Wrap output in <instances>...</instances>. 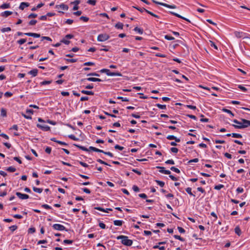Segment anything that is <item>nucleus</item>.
<instances>
[{
    "mask_svg": "<svg viewBox=\"0 0 250 250\" xmlns=\"http://www.w3.org/2000/svg\"><path fill=\"white\" fill-rule=\"evenodd\" d=\"M10 5L9 3H3L0 6V8L4 9L10 8Z\"/></svg>",
    "mask_w": 250,
    "mask_h": 250,
    "instance_id": "23",
    "label": "nucleus"
},
{
    "mask_svg": "<svg viewBox=\"0 0 250 250\" xmlns=\"http://www.w3.org/2000/svg\"><path fill=\"white\" fill-rule=\"evenodd\" d=\"M124 24L121 22H118L116 23L115 25V27L117 29H122L123 28Z\"/></svg>",
    "mask_w": 250,
    "mask_h": 250,
    "instance_id": "27",
    "label": "nucleus"
},
{
    "mask_svg": "<svg viewBox=\"0 0 250 250\" xmlns=\"http://www.w3.org/2000/svg\"><path fill=\"white\" fill-rule=\"evenodd\" d=\"M16 169L14 167H9L7 168L6 170L10 172H13L16 171Z\"/></svg>",
    "mask_w": 250,
    "mask_h": 250,
    "instance_id": "34",
    "label": "nucleus"
},
{
    "mask_svg": "<svg viewBox=\"0 0 250 250\" xmlns=\"http://www.w3.org/2000/svg\"><path fill=\"white\" fill-rule=\"evenodd\" d=\"M156 106L158 107V108L162 109H166V105H162L159 104H156Z\"/></svg>",
    "mask_w": 250,
    "mask_h": 250,
    "instance_id": "39",
    "label": "nucleus"
},
{
    "mask_svg": "<svg viewBox=\"0 0 250 250\" xmlns=\"http://www.w3.org/2000/svg\"><path fill=\"white\" fill-rule=\"evenodd\" d=\"M155 182L161 187H163L165 185V183L163 181H159V180H155Z\"/></svg>",
    "mask_w": 250,
    "mask_h": 250,
    "instance_id": "37",
    "label": "nucleus"
},
{
    "mask_svg": "<svg viewBox=\"0 0 250 250\" xmlns=\"http://www.w3.org/2000/svg\"><path fill=\"white\" fill-rule=\"evenodd\" d=\"M0 116L2 117L6 116V110L4 108H1L0 111Z\"/></svg>",
    "mask_w": 250,
    "mask_h": 250,
    "instance_id": "33",
    "label": "nucleus"
},
{
    "mask_svg": "<svg viewBox=\"0 0 250 250\" xmlns=\"http://www.w3.org/2000/svg\"><path fill=\"white\" fill-rule=\"evenodd\" d=\"M231 135L233 138H241L242 137V135L238 133H232Z\"/></svg>",
    "mask_w": 250,
    "mask_h": 250,
    "instance_id": "24",
    "label": "nucleus"
},
{
    "mask_svg": "<svg viewBox=\"0 0 250 250\" xmlns=\"http://www.w3.org/2000/svg\"><path fill=\"white\" fill-rule=\"evenodd\" d=\"M167 139L169 140H174V139H176V137L174 135H168L167 137Z\"/></svg>",
    "mask_w": 250,
    "mask_h": 250,
    "instance_id": "61",
    "label": "nucleus"
},
{
    "mask_svg": "<svg viewBox=\"0 0 250 250\" xmlns=\"http://www.w3.org/2000/svg\"><path fill=\"white\" fill-rule=\"evenodd\" d=\"M170 150L173 153H177L178 151V149L176 147H171L170 148Z\"/></svg>",
    "mask_w": 250,
    "mask_h": 250,
    "instance_id": "63",
    "label": "nucleus"
},
{
    "mask_svg": "<svg viewBox=\"0 0 250 250\" xmlns=\"http://www.w3.org/2000/svg\"><path fill=\"white\" fill-rule=\"evenodd\" d=\"M37 17V14L35 13H31L28 16V19L35 18Z\"/></svg>",
    "mask_w": 250,
    "mask_h": 250,
    "instance_id": "51",
    "label": "nucleus"
},
{
    "mask_svg": "<svg viewBox=\"0 0 250 250\" xmlns=\"http://www.w3.org/2000/svg\"><path fill=\"white\" fill-rule=\"evenodd\" d=\"M85 80H86L90 82H103V80L99 78H93V77H89L87 79H83V80H82V81H84Z\"/></svg>",
    "mask_w": 250,
    "mask_h": 250,
    "instance_id": "9",
    "label": "nucleus"
},
{
    "mask_svg": "<svg viewBox=\"0 0 250 250\" xmlns=\"http://www.w3.org/2000/svg\"><path fill=\"white\" fill-rule=\"evenodd\" d=\"M222 111L225 112H226V113H228L230 115H231L232 117H233L234 116V114L229 109H226V108H223L222 109Z\"/></svg>",
    "mask_w": 250,
    "mask_h": 250,
    "instance_id": "30",
    "label": "nucleus"
},
{
    "mask_svg": "<svg viewBox=\"0 0 250 250\" xmlns=\"http://www.w3.org/2000/svg\"><path fill=\"white\" fill-rule=\"evenodd\" d=\"M37 21L36 20H32L29 22L28 24L29 25H34L37 23Z\"/></svg>",
    "mask_w": 250,
    "mask_h": 250,
    "instance_id": "52",
    "label": "nucleus"
},
{
    "mask_svg": "<svg viewBox=\"0 0 250 250\" xmlns=\"http://www.w3.org/2000/svg\"><path fill=\"white\" fill-rule=\"evenodd\" d=\"M16 195L21 199L24 200V199H27L29 198V196L28 195L26 194H23L19 192H17L16 193Z\"/></svg>",
    "mask_w": 250,
    "mask_h": 250,
    "instance_id": "6",
    "label": "nucleus"
},
{
    "mask_svg": "<svg viewBox=\"0 0 250 250\" xmlns=\"http://www.w3.org/2000/svg\"><path fill=\"white\" fill-rule=\"evenodd\" d=\"M87 2L89 4L95 5L96 4V1L95 0H88Z\"/></svg>",
    "mask_w": 250,
    "mask_h": 250,
    "instance_id": "50",
    "label": "nucleus"
},
{
    "mask_svg": "<svg viewBox=\"0 0 250 250\" xmlns=\"http://www.w3.org/2000/svg\"><path fill=\"white\" fill-rule=\"evenodd\" d=\"M52 83V81H44L40 83V85H43L49 84Z\"/></svg>",
    "mask_w": 250,
    "mask_h": 250,
    "instance_id": "32",
    "label": "nucleus"
},
{
    "mask_svg": "<svg viewBox=\"0 0 250 250\" xmlns=\"http://www.w3.org/2000/svg\"><path fill=\"white\" fill-rule=\"evenodd\" d=\"M63 242L64 244H71L73 243V241L72 240L66 239V240H64Z\"/></svg>",
    "mask_w": 250,
    "mask_h": 250,
    "instance_id": "53",
    "label": "nucleus"
},
{
    "mask_svg": "<svg viewBox=\"0 0 250 250\" xmlns=\"http://www.w3.org/2000/svg\"><path fill=\"white\" fill-rule=\"evenodd\" d=\"M68 138L73 140H74V141H78L79 139V138H76L74 135L73 134H71V135H68Z\"/></svg>",
    "mask_w": 250,
    "mask_h": 250,
    "instance_id": "38",
    "label": "nucleus"
},
{
    "mask_svg": "<svg viewBox=\"0 0 250 250\" xmlns=\"http://www.w3.org/2000/svg\"><path fill=\"white\" fill-rule=\"evenodd\" d=\"M43 5H44V3H39L36 7H33L31 9V10L32 11H35L37 10V9L40 8L41 7L43 6Z\"/></svg>",
    "mask_w": 250,
    "mask_h": 250,
    "instance_id": "20",
    "label": "nucleus"
},
{
    "mask_svg": "<svg viewBox=\"0 0 250 250\" xmlns=\"http://www.w3.org/2000/svg\"><path fill=\"white\" fill-rule=\"evenodd\" d=\"M132 189L135 192H138L140 190V188L136 185L133 186Z\"/></svg>",
    "mask_w": 250,
    "mask_h": 250,
    "instance_id": "62",
    "label": "nucleus"
},
{
    "mask_svg": "<svg viewBox=\"0 0 250 250\" xmlns=\"http://www.w3.org/2000/svg\"><path fill=\"white\" fill-rule=\"evenodd\" d=\"M165 38L169 41H172L174 40V38L169 35H167L165 36Z\"/></svg>",
    "mask_w": 250,
    "mask_h": 250,
    "instance_id": "46",
    "label": "nucleus"
},
{
    "mask_svg": "<svg viewBox=\"0 0 250 250\" xmlns=\"http://www.w3.org/2000/svg\"><path fill=\"white\" fill-rule=\"evenodd\" d=\"M238 88L239 89H240L243 92H246L247 91V89L245 87H244L241 85H238Z\"/></svg>",
    "mask_w": 250,
    "mask_h": 250,
    "instance_id": "57",
    "label": "nucleus"
},
{
    "mask_svg": "<svg viewBox=\"0 0 250 250\" xmlns=\"http://www.w3.org/2000/svg\"><path fill=\"white\" fill-rule=\"evenodd\" d=\"M173 236H174V237L175 239H178V240H180V241H181L184 242V241H185V240L184 238H183L181 237L180 236H179V235H174Z\"/></svg>",
    "mask_w": 250,
    "mask_h": 250,
    "instance_id": "35",
    "label": "nucleus"
},
{
    "mask_svg": "<svg viewBox=\"0 0 250 250\" xmlns=\"http://www.w3.org/2000/svg\"><path fill=\"white\" fill-rule=\"evenodd\" d=\"M154 249H158L160 250H164L165 249V247L164 246H160L159 245H156L153 247Z\"/></svg>",
    "mask_w": 250,
    "mask_h": 250,
    "instance_id": "29",
    "label": "nucleus"
},
{
    "mask_svg": "<svg viewBox=\"0 0 250 250\" xmlns=\"http://www.w3.org/2000/svg\"><path fill=\"white\" fill-rule=\"evenodd\" d=\"M165 163L167 164L170 165H174L175 164L174 161L172 159L167 160V161H166Z\"/></svg>",
    "mask_w": 250,
    "mask_h": 250,
    "instance_id": "60",
    "label": "nucleus"
},
{
    "mask_svg": "<svg viewBox=\"0 0 250 250\" xmlns=\"http://www.w3.org/2000/svg\"><path fill=\"white\" fill-rule=\"evenodd\" d=\"M134 31H135V32H138L140 34H142L143 33V29H141V28H139L138 27H135L134 29Z\"/></svg>",
    "mask_w": 250,
    "mask_h": 250,
    "instance_id": "25",
    "label": "nucleus"
},
{
    "mask_svg": "<svg viewBox=\"0 0 250 250\" xmlns=\"http://www.w3.org/2000/svg\"><path fill=\"white\" fill-rule=\"evenodd\" d=\"M241 121H242V125H232V126H234L235 128L237 129H242L248 127V125L247 122H248V120L244 119H241Z\"/></svg>",
    "mask_w": 250,
    "mask_h": 250,
    "instance_id": "2",
    "label": "nucleus"
},
{
    "mask_svg": "<svg viewBox=\"0 0 250 250\" xmlns=\"http://www.w3.org/2000/svg\"><path fill=\"white\" fill-rule=\"evenodd\" d=\"M236 191L238 193H242L244 191V189L242 188H241V187H238L237 189H236Z\"/></svg>",
    "mask_w": 250,
    "mask_h": 250,
    "instance_id": "64",
    "label": "nucleus"
},
{
    "mask_svg": "<svg viewBox=\"0 0 250 250\" xmlns=\"http://www.w3.org/2000/svg\"><path fill=\"white\" fill-rule=\"evenodd\" d=\"M65 60L68 62L73 63L77 61V59H65Z\"/></svg>",
    "mask_w": 250,
    "mask_h": 250,
    "instance_id": "47",
    "label": "nucleus"
},
{
    "mask_svg": "<svg viewBox=\"0 0 250 250\" xmlns=\"http://www.w3.org/2000/svg\"><path fill=\"white\" fill-rule=\"evenodd\" d=\"M107 75L110 76H121L122 74L120 72H111L110 71L109 73H107Z\"/></svg>",
    "mask_w": 250,
    "mask_h": 250,
    "instance_id": "16",
    "label": "nucleus"
},
{
    "mask_svg": "<svg viewBox=\"0 0 250 250\" xmlns=\"http://www.w3.org/2000/svg\"><path fill=\"white\" fill-rule=\"evenodd\" d=\"M33 190L34 191H35L36 192H37V193H41L42 192V191L43 190V189L33 187Z\"/></svg>",
    "mask_w": 250,
    "mask_h": 250,
    "instance_id": "21",
    "label": "nucleus"
},
{
    "mask_svg": "<svg viewBox=\"0 0 250 250\" xmlns=\"http://www.w3.org/2000/svg\"><path fill=\"white\" fill-rule=\"evenodd\" d=\"M153 2L157 4H159V5H162V6H164L165 7H166L167 8H172V9H175L176 8V5H169V4H167V3H163V2H158V1H156L154 0H153Z\"/></svg>",
    "mask_w": 250,
    "mask_h": 250,
    "instance_id": "5",
    "label": "nucleus"
},
{
    "mask_svg": "<svg viewBox=\"0 0 250 250\" xmlns=\"http://www.w3.org/2000/svg\"><path fill=\"white\" fill-rule=\"evenodd\" d=\"M36 231V229L34 227L30 228L28 230V232L29 233H33Z\"/></svg>",
    "mask_w": 250,
    "mask_h": 250,
    "instance_id": "43",
    "label": "nucleus"
},
{
    "mask_svg": "<svg viewBox=\"0 0 250 250\" xmlns=\"http://www.w3.org/2000/svg\"><path fill=\"white\" fill-rule=\"evenodd\" d=\"M113 223L115 226H121L124 222L122 220H115Z\"/></svg>",
    "mask_w": 250,
    "mask_h": 250,
    "instance_id": "19",
    "label": "nucleus"
},
{
    "mask_svg": "<svg viewBox=\"0 0 250 250\" xmlns=\"http://www.w3.org/2000/svg\"><path fill=\"white\" fill-rule=\"evenodd\" d=\"M117 239L121 240V243L124 245L126 246H130L132 245L133 241L130 239H128V237L125 235H119L117 237Z\"/></svg>",
    "mask_w": 250,
    "mask_h": 250,
    "instance_id": "1",
    "label": "nucleus"
},
{
    "mask_svg": "<svg viewBox=\"0 0 250 250\" xmlns=\"http://www.w3.org/2000/svg\"><path fill=\"white\" fill-rule=\"evenodd\" d=\"M117 99L122 100V101H125V102H128L129 101V99L128 98H124L123 97H120V96L118 97Z\"/></svg>",
    "mask_w": 250,
    "mask_h": 250,
    "instance_id": "56",
    "label": "nucleus"
},
{
    "mask_svg": "<svg viewBox=\"0 0 250 250\" xmlns=\"http://www.w3.org/2000/svg\"><path fill=\"white\" fill-rule=\"evenodd\" d=\"M29 3L28 2H22L21 3L19 8L21 10H23L25 7H28Z\"/></svg>",
    "mask_w": 250,
    "mask_h": 250,
    "instance_id": "13",
    "label": "nucleus"
},
{
    "mask_svg": "<svg viewBox=\"0 0 250 250\" xmlns=\"http://www.w3.org/2000/svg\"><path fill=\"white\" fill-rule=\"evenodd\" d=\"M208 45L211 47L214 48L215 49H218L217 45L215 44L214 42L211 41H209Z\"/></svg>",
    "mask_w": 250,
    "mask_h": 250,
    "instance_id": "26",
    "label": "nucleus"
},
{
    "mask_svg": "<svg viewBox=\"0 0 250 250\" xmlns=\"http://www.w3.org/2000/svg\"><path fill=\"white\" fill-rule=\"evenodd\" d=\"M26 42V39H21L20 40L17 41V43H19V44L21 45V44L24 43Z\"/></svg>",
    "mask_w": 250,
    "mask_h": 250,
    "instance_id": "36",
    "label": "nucleus"
},
{
    "mask_svg": "<svg viewBox=\"0 0 250 250\" xmlns=\"http://www.w3.org/2000/svg\"><path fill=\"white\" fill-rule=\"evenodd\" d=\"M110 36L106 34H99L97 37V40L99 42H104L108 40Z\"/></svg>",
    "mask_w": 250,
    "mask_h": 250,
    "instance_id": "3",
    "label": "nucleus"
},
{
    "mask_svg": "<svg viewBox=\"0 0 250 250\" xmlns=\"http://www.w3.org/2000/svg\"><path fill=\"white\" fill-rule=\"evenodd\" d=\"M74 145L75 146H76L77 147L83 150H84V151H88L89 150L88 149H87V148L83 146H80V145H77V144H74Z\"/></svg>",
    "mask_w": 250,
    "mask_h": 250,
    "instance_id": "22",
    "label": "nucleus"
},
{
    "mask_svg": "<svg viewBox=\"0 0 250 250\" xmlns=\"http://www.w3.org/2000/svg\"><path fill=\"white\" fill-rule=\"evenodd\" d=\"M18 228V226L16 225H13L9 228V229L12 231H14Z\"/></svg>",
    "mask_w": 250,
    "mask_h": 250,
    "instance_id": "48",
    "label": "nucleus"
},
{
    "mask_svg": "<svg viewBox=\"0 0 250 250\" xmlns=\"http://www.w3.org/2000/svg\"><path fill=\"white\" fill-rule=\"evenodd\" d=\"M24 35L28 36L33 37L34 38H39L41 37V35L40 34L35 33H25Z\"/></svg>",
    "mask_w": 250,
    "mask_h": 250,
    "instance_id": "11",
    "label": "nucleus"
},
{
    "mask_svg": "<svg viewBox=\"0 0 250 250\" xmlns=\"http://www.w3.org/2000/svg\"><path fill=\"white\" fill-rule=\"evenodd\" d=\"M235 36L239 38H243L245 33L242 32L235 31L234 32Z\"/></svg>",
    "mask_w": 250,
    "mask_h": 250,
    "instance_id": "15",
    "label": "nucleus"
},
{
    "mask_svg": "<svg viewBox=\"0 0 250 250\" xmlns=\"http://www.w3.org/2000/svg\"><path fill=\"white\" fill-rule=\"evenodd\" d=\"M169 13H170L171 14H172V15H174V16H176V17H178V18H183V17H182V16H181V15H179L178 14L176 13H175V12H174L169 11Z\"/></svg>",
    "mask_w": 250,
    "mask_h": 250,
    "instance_id": "55",
    "label": "nucleus"
},
{
    "mask_svg": "<svg viewBox=\"0 0 250 250\" xmlns=\"http://www.w3.org/2000/svg\"><path fill=\"white\" fill-rule=\"evenodd\" d=\"M80 3V1L79 0H76L74 1V2H71L72 4H74V6L73 8V10H77L79 9V6L78 5Z\"/></svg>",
    "mask_w": 250,
    "mask_h": 250,
    "instance_id": "12",
    "label": "nucleus"
},
{
    "mask_svg": "<svg viewBox=\"0 0 250 250\" xmlns=\"http://www.w3.org/2000/svg\"><path fill=\"white\" fill-rule=\"evenodd\" d=\"M186 190L190 195L195 196V195L191 192V188H187L186 189Z\"/></svg>",
    "mask_w": 250,
    "mask_h": 250,
    "instance_id": "41",
    "label": "nucleus"
},
{
    "mask_svg": "<svg viewBox=\"0 0 250 250\" xmlns=\"http://www.w3.org/2000/svg\"><path fill=\"white\" fill-rule=\"evenodd\" d=\"M97 161L98 162L100 163V164H104V165H106V166H110V165L108 164L107 163H106L105 162H104V161L102 160L101 159H97Z\"/></svg>",
    "mask_w": 250,
    "mask_h": 250,
    "instance_id": "42",
    "label": "nucleus"
},
{
    "mask_svg": "<svg viewBox=\"0 0 250 250\" xmlns=\"http://www.w3.org/2000/svg\"><path fill=\"white\" fill-rule=\"evenodd\" d=\"M224 186L223 185L220 184V185L215 186L214 187V189H217V190H220L221 188H224Z\"/></svg>",
    "mask_w": 250,
    "mask_h": 250,
    "instance_id": "45",
    "label": "nucleus"
},
{
    "mask_svg": "<svg viewBox=\"0 0 250 250\" xmlns=\"http://www.w3.org/2000/svg\"><path fill=\"white\" fill-rule=\"evenodd\" d=\"M157 168L160 169L159 172L161 173L165 174H170L171 172L169 170H165L164 167L158 166L156 167Z\"/></svg>",
    "mask_w": 250,
    "mask_h": 250,
    "instance_id": "7",
    "label": "nucleus"
},
{
    "mask_svg": "<svg viewBox=\"0 0 250 250\" xmlns=\"http://www.w3.org/2000/svg\"><path fill=\"white\" fill-rule=\"evenodd\" d=\"M61 43H63L65 44H69L70 42L69 41H68L67 39H66V38H65V37L62 39L61 41Z\"/></svg>",
    "mask_w": 250,
    "mask_h": 250,
    "instance_id": "31",
    "label": "nucleus"
},
{
    "mask_svg": "<svg viewBox=\"0 0 250 250\" xmlns=\"http://www.w3.org/2000/svg\"><path fill=\"white\" fill-rule=\"evenodd\" d=\"M170 169L177 173H180V170L178 168H177L174 167H171Z\"/></svg>",
    "mask_w": 250,
    "mask_h": 250,
    "instance_id": "40",
    "label": "nucleus"
},
{
    "mask_svg": "<svg viewBox=\"0 0 250 250\" xmlns=\"http://www.w3.org/2000/svg\"><path fill=\"white\" fill-rule=\"evenodd\" d=\"M233 122L235 124H237V125H242V121L241 122H240V121H238V120H237L236 119L233 120Z\"/></svg>",
    "mask_w": 250,
    "mask_h": 250,
    "instance_id": "59",
    "label": "nucleus"
},
{
    "mask_svg": "<svg viewBox=\"0 0 250 250\" xmlns=\"http://www.w3.org/2000/svg\"><path fill=\"white\" fill-rule=\"evenodd\" d=\"M95 63L93 62H86L83 63V65L84 66H93L94 65Z\"/></svg>",
    "mask_w": 250,
    "mask_h": 250,
    "instance_id": "54",
    "label": "nucleus"
},
{
    "mask_svg": "<svg viewBox=\"0 0 250 250\" xmlns=\"http://www.w3.org/2000/svg\"><path fill=\"white\" fill-rule=\"evenodd\" d=\"M52 227L55 230L60 231H68V230L66 229V228L64 226L61 224H55L53 225Z\"/></svg>",
    "mask_w": 250,
    "mask_h": 250,
    "instance_id": "4",
    "label": "nucleus"
},
{
    "mask_svg": "<svg viewBox=\"0 0 250 250\" xmlns=\"http://www.w3.org/2000/svg\"><path fill=\"white\" fill-rule=\"evenodd\" d=\"M235 232L239 236L241 234V230L239 227H236L235 229Z\"/></svg>",
    "mask_w": 250,
    "mask_h": 250,
    "instance_id": "28",
    "label": "nucleus"
},
{
    "mask_svg": "<svg viewBox=\"0 0 250 250\" xmlns=\"http://www.w3.org/2000/svg\"><path fill=\"white\" fill-rule=\"evenodd\" d=\"M81 92L83 94L88 95H93L94 92L91 91H87L85 90H83L81 91Z\"/></svg>",
    "mask_w": 250,
    "mask_h": 250,
    "instance_id": "18",
    "label": "nucleus"
},
{
    "mask_svg": "<svg viewBox=\"0 0 250 250\" xmlns=\"http://www.w3.org/2000/svg\"><path fill=\"white\" fill-rule=\"evenodd\" d=\"M12 14V12L9 11H5L1 13V15L2 17H7Z\"/></svg>",
    "mask_w": 250,
    "mask_h": 250,
    "instance_id": "17",
    "label": "nucleus"
},
{
    "mask_svg": "<svg viewBox=\"0 0 250 250\" xmlns=\"http://www.w3.org/2000/svg\"><path fill=\"white\" fill-rule=\"evenodd\" d=\"M37 126L38 128H41L42 130L43 131H48L50 129V128L49 126L45 125H42L40 124H37Z\"/></svg>",
    "mask_w": 250,
    "mask_h": 250,
    "instance_id": "8",
    "label": "nucleus"
},
{
    "mask_svg": "<svg viewBox=\"0 0 250 250\" xmlns=\"http://www.w3.org/2000/svg\"><path fill=\"white\" fill-rule=\"evenodd\" d=\"M38 70L37 69H33L28 72V74L32 75L33 77L37 75Z\"/></svg>",
    "mask_w": 250,
    "mask_h": 250,
    "instance_id": "14",
    "label": "nucleus"
},
{
    "mask_svg": "<svg viewBox=\"0 0 250 250\" xmlns=\"http://www.w3.org/2000/svg\"><path fill=\"white\" fill-rule=\"evenodd\" d=\"M80 20L83 21L84 22H87L89 20V18L86 17L82 16L80 18Z\"/></svg>",
    "mask_w": 250,
    "mask_h": 250,
    "instance_id": "49",
    "label": "nucleus"
},
{
    "mask_svg": "<svg viewBox=\"0 0 250 250\" xmlns=\"http://www.w3.org/2000/svg\"><path fill=\"white\" fill-rule=\"evenodd\" d=\"M115 148L116 149H119L120 150H123L124 149V147L123 146H121L118 145H115V146H114Z\"/></svg>",
    "mask_w": 250,
    "mask_h": 250,
    "instance_id": "58",
    "label": "nucleus"
},
{
    "mask_svg": "<svg viewBox=\"0 0 250 250\" xmlns=\"http://www.w3.org/2000/svg\"><path fill=\"white\" fill-rule=\"evenodd\" d=\"M11 30V29L10 27H6V28H2L1 29V31L3 33H4L5 32H8V31H10Z\"/></svg>",
    "mask_w": 250,
    "mask_h": 250,
    "instance_id": "44",
    "label": "nucleus"
},
{
    "mask_svg": "<svg viewBox=\"0 0 250 250\" xmlns=\"http://www.w3.org/2000/svg\"><path fill=\"white\" fill-rule=\"evenodd\" d=\"M55 7L57 9L61 8L63 10H67L68 9V6L67 5L64 4L63 3H62L60 5H56Z\"/></svg>",
    "mask_w": 250,
    "mask_h": 250,
    "instance_id": "10",
    "label": "nucleus"
}]
</instances>
